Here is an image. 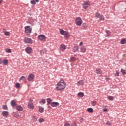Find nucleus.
Instances as JSON below:
<instances>
[{
	"mask_svg": "<svg viewBox=\"0 0 126 126\" xmlns=\"http://www.w3.org/2000/svg\"><path fill=\"white\" fill-rule=\"evenodd\" d=\"M2 63L4 65H7V64H8V60L6 59L3 60L2 61Z\"/></svg>",
	"mask_w": 126,
	"mask_h": 126,
	"instance_id": "nucleus-20",
	"label": "nucleus"
},
{
	"mask_svg": "<svg viewBox=\"0 0 126 126\" xmlns=\"http://www.w3.org/2000/svg\"><path fill=\"white\" fill-rule=\"evenodd\" d=\"M60 106V103L57 102H52L51 103V107H59Z\"/></svg>",
	"mask_w": 126,
	"mask_h": 126,
	"instance_id": "nucleus-10",
	"label": "nucleus"
},
{
	"mask_svg": "<svg viewBox=\"0 0 126 126\" xmlns=\"http://www.w3.org/2000/svg\"><path fill=\"white\" fill-rule=\"evenodd\" d=\"M15 118H19V114L18 113H16L14 115Z\"/></svg>",
	"mask_w": 126,
	"mask_h": 126,
	"instance_id": "nucleus-41",
	"label": "nucleus"
},
{
	"mask_svg": "<svg viewBox=\"0 0 126 126\" xmlns=\"http://www.w3.org/2000/svg\"><path fill=\"white\" fill-rule=\"evenodd\" d=\"M80 123H82V122H83V118H80Z\"/></svg>",
	"mask_w": 126,
	"mask_h": 126,
	"instance_id": "nucleus-46",
	"label": "nucleus"
},
{
	"mask_svg": "<svg viewBox=\"0 0 126 126\" xmlns=\"http://www.w3.org/2000/svg\"><path fill=\"white\" fill-rule=\"evenodd\" d=\"M89 6H90V2L89 1L84 2L83 3V7L84 9H87Z\"/></svg>",
	"mask_w": 126,
	"mask_h": 126,
	"instance_id": "nucleus-4",
	"label": "nucleus"
},
{
	"mask_svg": "<svg viewBox=\"0 0 126 126\" xmlns=\"http://www.w3.org/2000/svg\"><path fill=\"white\" fill-rule=\"evenodd\" d=\"M78 97L79 98H82V97L84 96V93L83 92H80L77 94Z\"/></svg>",
	"mask_w": 126,
	"mask_h": 126,
	"instance_id": "nucleus-19",
	"label": "nucleus"
},
{
	"mask_svg": "<svg viewBox=\"0 0 126 126\" xmlns=\"http://www.w3.org/2000/svg\"><path fill=\"white\" fill-rule=\"evenodd\" d=\"M25 32L26 34H27V35H29V34H30L32 31V29H31V28H30L29 26L25 27Z\"/></svg>",
	"mask_w": 126,
	"mask_h": 126,
	"instance_id": "nucleus-3",
	"label": "nucleus"
},
{
	"mask_svg": "<svg viewBox=\"0 0 126 126\" xmlns=\"http://www.w3.org/2000/svg\"><path fill=\"white\" fill-rule=\"evenodd\" d=\"M0 3H1V0H0Z\"/></svg>",
	"mask_w": 126,
	"mask_h": 126,
	"instance_id": "nucleus-51",
	"label": "nucleus"
},
{
	"mask_svg": "<svg viewBox=\"0 0 126 126\" xmlns=\"http://www.w3.org/2000/svg\"><path fill=\"white\" fill-rule=\"evenodd\" d=\"M21 80L24 81V80H26V78L25 77V76H22L21 77V78H20L19 81H21Z\"/></svg>",
	"mask_w": 126,
	"mask_h": 126,
	"instance_id": "nucleus-29",
	"label": "nucleus"
},
{
	"mask_svg": "<svg viewBox=\"0 0 126 126\" xmlns=\"http://www.w3.org/2000/svg\"><path fill=\"white\" fill-rule=\"evenodd\" d=\"M106 125H107V126H111V122H110L109 121H107L106 123Z\"/></svg>",
	"mask_w": 126,
	"mask_h": 126,
	"instance_id": "nucleus-44",
	"label": "nucleus"
},
{
	"mask_svg": "<svg viewBox=\"0 0 126 126\" xmlns=\"http://www.w3.org/2000/svg\"><path fill=\"white\" fill-rule=\"evenodd\" d=\"M2 115L3 117H6V118H7V117H8V115H9V113L8 112V111H4L2 112Z\"/></svg>",
	"mask_w": 126,
	"mask_h": 126,
	"instance_id": "nucleus-12",
	"label": "nucleus"
},
{
	"mask_svg": "<svg viewBox=\"0 0 126 126\" xmlns=\"http://www.w3.org/2000/svg\"><path fill=\"white\" fill-rule=\"evenodd\" d=\"M5 51L6 53H11V49H6Z\"/></svg>",
	"mask_w": 126,
	"mask_h": 126,
	"instance_id": "nucleus-37",
	"label": "nucleus"
},
{
	"mask_svg": "<svg viewBox=\"0 0 126 126\" xmlns=\"http://www.w3.org/2000/svg\"><path fill=\"white\" fill-rule=\"evenodd\" d=\"M74 49H75V52H77L79 48L78 47V46H75Z\"/></svg>",
	"mask_w": 126,
	"mask_h": 126,
	"instance_id": "nucleus-39",
	"label": "nucleus"
},
{
	"mask_svg": "<svg viewBox=\"0 0 126 126\" xmlns=\"http://www.w3.org/2000/svg\"><path fill=\"white\" fill-rule=\"evenodd\" d=\"M25 43H27V44H32L33 41L30 38L26 37L24 39Z\"/></svg>",
	"mask_w": 126,
	"mask_h": 126,
	"instance_id": "nucleus-5",
	"label": "nucleus"
},
{
	"mask_svg": "<svg viewBox=\"0 0 126 126\" xmlns=\"http://www.w3.org/2000/svg\"><path fill=\"white\" fill-rule=\"evenodd\" d=\"M126 39H124L121 40V44H122V45H124V44H126Z\"/></svg>",
	"mask_w": 126,
	"mask_h": 126,
	"instance_id": "nucleus-32",
	"label": "nucleus"
},
{
	"mask_svg": "<svg viewBox=\"0 0 126 126\" xmlns=\"http://www.w3.org/2000/svg\"><path fill=\"white\" fill-rule=\"evenodd\" d=\"M31 3L32 4H36V2L35 1V0H33L31 1Z\"/></svg>",
	"mask_w": 126,
	"mask_h": 126,
	"instance_id": "nucleus-43",
	"label": "nucleus"
},
{
	"mask_svg": "<svg viewBox=\"0 0 126 126\" xmlns=\"http://www.w3.org/2000/svg\"><path fill=\"white\" fill-rule=\"evenodd\" d=\"M114 98H115V97H114L113 96H108V99L110 101H113V100H114Z\"/></svg>",
	"mask_w": 126,
	"mask_h": 126,
	"instance_id": "nucleus-33",
	"label": "nucleus"
},
{
	"mask_svg": "<svg viewBox=\"0 0 126 126\" xmlns=\"http://www.w3.org/2000/svg\"><path fill=\"white\" fill-rule=\"evenodd\" d=\"M3 31H4V35H5V36H9V34H10L9 32L5 31L4 29H3Z\"/></svg>",
	"mask_w": 126,
	"mask_h": 126,
	"instance_id": "nucleus-24",
	"label": "nucleus"
},
{
	"mask_svg": "<svg viewBox=\"0 0 126 126\" xmlns=\"http://www.w3.org/2000/svg\"><path fill=\"white\" fill-rule=\"evenodd\" d=\"M75 21L77 26H81V24H82V19H81V18L79 17H77Z\"/></svg>",
	"mask_w": 126,
	"mask_h": 126,
	"instance_id": "nucleus-2",
	"label": "nucleus"
},
{
	"mask_svg": "<svg viewBox=\"0 0 126 126\" xmlns=\"http://www.w3.org/2000/svg\"><path fill=\"white\" fill-rule=\"evenodd\" d=\"M2 109L3 110H7V106L6 105H3Z\"/></svg>",
	"mask_w": 126,
	"mask_h": 126,
	"instance_id": "nucleus-40",
	"label": "nucleus"
},
{
	"mask_svg": "<svg viewBox=\"0 0 126 126\" xmlns=\"http://www.w3.org/2000/svg\"><path fill=\"white\" fill-rule=\"evenodd\" d=\"M103 111L104 112H108V110L107 109H104Z\"/></svg>",
	"mask_w": 126,
	"mask_h": 126,
	"instance_id": "nucleus-49",
	"label": "nucleus"
},
{
	"mask_svg": "<svg viewBox=\"0 0 126 126\" xmlns=\"http://www.w3.org/2000/svg\"><path fill=\"white\" fill-rule=\"evenodd\" d=\"M44 52H47V50L46 49H44V50H41L40 51V53L41 54H43V53H44Z\"/></svg>",
	"mask_w": 126,
	"mask_h": 126,
	"instance_id": "nucleus-45",
	"label": "nucleus"
},
{
	"mask_svg": "<svg viewBox=\"0 0 126 126\" xmlns=\"http://www.w3.org/2000/svg\"><path fill=\"white\" fill-rule=\"evenodd\" d=\"M100 15H101L99 13L96 12V13H95V17H97V18H99Z\"/></svg>",
	"mask_w": 126,
	"mask_h": 126,
	"instance_id": "nucleus-35",
	"label": "nucleus"
},
{
	"mask_svg": "<svg viewBox=\"0 0 126 126\" xmlns=\"http://www.w3.org/2000/svg\"><path fill=\"white\" fill-rule=\"evenodd\" d=\"M76 61V58L75 57H71L70 58V62H75Z\"/></svg>",
	"mask_w": 126,
	"mask_h": 126,
	"instance_id": "nucleus-28",
	"label": "nucleus"
},
{
	"mask_svg": "<svg viewBox=\"0 0 126 126\" xmlns=\"http://www.w3.org/2000/svg\"><path fill=\"white\" fill-rule=\"evenodd\" d=\"M99 19L100 21H104L105 20V17H104V16H103V15H101L99 16Z\"/></svg>",
	"mask_w": 126,
	"mask_h": 126,
	"instance_id": "nucleus-23",
	"label": "nucleus"
},
{
	"mask_svg": "<svg viewBox=\"0 0 126 126\" xmlns=\"http://www.w3.org/2000/svg\"><path fill=\"white\" fill-rule=\"evenodd\" d=\"M121 71L122 73H123L124 75H125L126 74V70L121 69Z\"/></svg>",
	"mask_w": 126,
	"mask_h": 126,
	"instance_id": "nucleus-36",
	"label": "nucleus"
},
{
	"mask_svg": "<svg viewBox=\"0 0 126 126\" xmlns=\"http://www.w3.org/2000/svg\"><path fill=\"white\" fill-rule=\"evenodd\" d=\"M95 72L97 74H100V75H102V70H101L100 68H98L95 69Z\"/></svg>",
	"mask_w": 126,
	"mask_h": 126,
	"instance_id": "nucleus-11",
	"label": "nucleus"
},
{
	"mask_svg": "<svg viewBox=\"0 0 126 126\" xmlns=\"http://www.w3.org/2000/svg\"><path fill=\"white\" fill-rule=\"evenodd\" d=\"M34 77H35V75L34 74H32V73L30 74L28 77V81H32V80L34 79Z\"/></svg>",
	"mask_w": 126,
	"mask_h": 126,
	"instance_id": "nucleus-6",
	"label": "nucleus"
},
{
	"mask_svg": "<svg viewBox=\"0 0 126 126\" xmlns=\"http://www.w3.org/2000/svg\"><path fill=\"white\" fill-rule=\"evenodd\" d=\"M38 122L40 124L41 123H44V122H45V119L44 118H39V120H38Z\"/></svg>",
	"mask_w": 126,
	"mask_h": 126,
	"instance_id": "nucleus-27",
	"label": "nucleus"
},
{
	"mask_svg": "<svg viewBox=\"0 0 126 126\" xmlns=\"http://www.w3.org/2000/svg\"><path fill=\"white\" fill-rule=\"evenodd\" d=\"M40 104H45L46 103V100H45V99H42L41 100H40V101H39Z\"/></svg>",
	"mask_w": 126,
	"mask_h": 126,
	"instance_id": "nucleus-26",
	"label": "nucleus"
},
{
	"mask_svg": "<svg viewBox=\"0 0 126 126\" xmlns=\"http://www.w3.org/2000/svg\"><path fill=\"white\" fill-rule=\"evenodd\" d=\"M1 63H2V61L1 60V59L0 58V64H1Z\"/></svg>",
	"mask_w": 126,
	"mask_h": 126,
	"instance_id": "nucleus-48",
	"label": "nucleus"
},
{
	"mask_svg": "<svg viewBox=\"0 0 126 126\" xmlns=\"http://www.w3.org/2000/svg\"><path fill=\"white\" fill-rule=\"evenodd\" d=\"M91 104L93 106H95L96 104H97V101L93 100L92 101Z\"/></svg>",
	"mask_w": 126,
	"mask_h": 126,
	"instance_id": "nucleus-31",
	"label": "nucleus"
},
{
	"mask_svg": "<svg viewBox=\"0 0 126 126\" xmlns=\"http://www.w3.org/2000/svg\"><path fill=\"white\" fill-rule=\"evenodd\" d=\"M32 102H33V99L31 98L30 99V101L28 104V106L29 108H30V109H33L34 108V105H33V103H32Z\"/></svg>",
	"mask_w": 126,
	"mask_h": 126,
	"instance_id": "nucleus-9",
	"label": "nucleus"
},
{
	"mask_svg": "<svg viewBox=\"0 0 126 126\" xmlns=\"http://www.w3.org/2000/svg\"><path fill=\"white\" fill-rule=\"evenodd\" d=\"M38 38L40 40V41H46V36L43 34L38 35Z\"/></svg>",
	"mask_w": 126,
	"mask_h": 126,
	"instance_id": "nucleus-8",
	"label": "nucleus"
},
{
	"mask_svg": "<svg viewBox=\"0 0 126 126\" xmlns=\"http://www.w3.org/2000/svg\"><path fill=\"white\" fill-rule=\"evenodd\" d=\"M108 79H110V78H108Z\"/></svg>",
	"mask_w": 126,
	"mask_h": 126,
	"instance_id": "nucleus-52",
	"label": "nucleus"
},
{
	"mask_svg": "<svg viewBox=\"0 0 126 126\" xmlns=\"http://www.w3.org/2000/svg\"><path fill=\"white\" fill-rule=\"evenodd\" d=\"M16 109L17 111H23V107H22L21 105L17 106Z\"/></svg>",
	"mask_w": 126,
	"mask_h": 126,
	"instance_id": "nucleus-17",
	"label": "nucleus"
},
{
	"mask_svg": "<svg viewBox=\"0 0 126 126\" xmlns=\"http://www.w3.org/2000/svg\"><path fill=\"white\" fill-rule=\"evenodd\" d=\"M15 86H16V88H17V89L19 88L20 87V84H19V83H17L16 84H15Z\"/></svg>",
	"mask_w": 126,
	"mask_h": 126,
	"instance_id": "nucleus-38",
	"label": "nucleus"
},
{
	"mask_svg": "<svg viewBox=\"0 0 126 126\" xmlns=\"http://www.w3.org/2000/svg\"><path fill=\"white\" fill-rule=\"evenodd\" d=\"M46 100L47 104H51L52 103V101H53L50 98H47Z\"/></svg>",
	"mask_w": 126,
	"mask_h": 126,
	"instance_id": "nucleus-25",
	"label": "nucleus"
},
{
	"mask_svg": "<svg viewBox=\"0 0 126 126\" xmlns=\"http://www.w3.org/2000/svg\"><path fill=\"white\" fill-rule=\"evenodd\" d=\"M64 36V38H65V39H68V38H69V33H68L67 32L66 34H65Z\"/></svg>",
	"mask_w": 126,
	"mask_h": 126,
	"instance_id": "nucleus-30",
	"label": "nucleus"
},
{
	"mask_svg": "<svg viewBox=\"0 0 126 126\" xmlns=\"http://www.w3.org/2000/svg\"><path fill=\"white\" fill-rule=\"evenodd\" d=\"M120 73L118 71H116V73L115 74V76H119Z\"/></svg>",
	"mask_w": 126,
	"mask_h": 126,
	"instance_id": "nucleus-42",
	"label": "nucleus"
},
{
	"mask_svg": "<svg viewBox=\"0 0 126 126\" xmlns=\"http://www.w3.org/2000/svg\"><path fill=\"white\" fill-rule=\"evenodd\" d=\"M60 34L63 36H64L65 35H66V33L67 32L66 31H64L62 29H60Z\"/></svg>",
	"mask_w": 126,
	"mask_h": 126,
	"instance_id": "nucleus-15",
	"label": "nucleus"
},
{
	"mask_svg": "<svg viewBox=\"0 0 126 126\" xmlns=\"http://www.w3.org/2000/svg\"><path fill=\"white\" fill-rule=\"evenodd\" d=\"M38 111L39 113H43L44 112V108H43L42 106H39Z\"/></svg>",
	"mask_w": 126,
	"mask_h": 126,
	"instance_id": "nucleus-22",
	"label": "nucleus"
},
{
	"mask_svg": "<svg viewBox=\"0 0 126 126\" xmlns=\"http://www.w3.org/2000/svg\"><path fill=\"white\" fill-rule=\"evenodd\" d=\"M80 49L81 53H85L86 52V47L85 46H82Z\"/></svg>",
	"mask_w": 126,
	"mask_h": 126,
	"instance_id": "nucleus-16",
	"label": "nucleus"
},
{
	"mask_svg": "<svg viewBox=\"0 0 126 126\" xmlns=\"http://www.w3.org/2000/svg\"><path fill=\"white\" fill-rule=\"evenodd\" d=\"M25 52L27 54H32V52H33V50L31 47H28L25 49Z\"/></svg>",
	"mask_w": 126,
	"mask_h": 126,
	"instance_id": "nucleus-7",
	"label": "nucleus"
},
{
	"mask_svg": "<svg viewBox=\"0 0 126 126\" xmlns=\"http://www.w3.org/2000/svg\"><path fill=\"white\" fill-rule=\"evenodd\" d=\"M87 111L89 113H93V109H92V108H88Z\"/></svg>",
	"mask_w": 126,
	"mask_h": 126,
	"instance_id": "nucleus-34",
	"label": "nucleus"
},
{
	"mask_svg": "<svg viewBox=\"0 0 126 126\" xmlns=\"http://www.w3.org/2000/svg\"><path fill=\"white\" fill-rule=\"evenodd\" d=\"M10 104L12 107H15V106H16L17 105L16 103L15 102V101H14V100H11Z\"/></svg>",
	"mask_w": 126,
	"mask_h": 126,
	"instance_id": "nucleus-21",
	"label": "nucleus"
},
{
	"mask_svg": "<svg viewBox=\"0 0 126 126\" xmlns=\"http://www.w3.org/2000/svg\"><path fill=\"white\" fill-rule=\"evenodd\" d=\"M65 87H66V83H65L63 80H61L57 84V86L56 87V89L59 91H61L63 90Z\"/></svg>",
	"mask_w": 126,
	"mask_h": 126,
	"instance_id": "nucleus-1",
	"label": "nucleus"
},
{
	"mask_svg": "<svg viewBox=\"0 0 126 126\" xmlns=\"http://www.w3.org/2000/svg\"><path fill=\"white\" fill-rule=\"evenodd\" d=\"M83 45V42H80L79 46H82Z\"/></svg>",
	"mask_w": 126,
	"mask_h": 126,
	"instance_id": "nucleus-47",
	"label": "nucleus"
},
{
	"mask_svg": "<svg viewBox=\"0 0 126 126\" xmlns=\"http://www.w3.org/2000/svg\"><path fill=\"white\" fill-rule=\"evenodd\" d=\"M66 49V46H65V45H64V44H61L60 45V50L61 51H63H63H64V50H65Z\"/></svg>",
	"mask_w": 126,
	"mask_h": 126,
	"instance_id": "nucleus-13",
	"label": "nucleus"
},
{
	"mask_svg": "<svg viewBox=\"0 0 126 126\" xmlns=\"http://www.w3.org/2000/svg\"><path fill=\"white\" fill-rule=\"evenodd\" d=\"M84 83V82L83 81V80H80L77 82L76 85H77V86H81L83 85Z\"/></svg>",
	"mask_w": 126,
	"mask_h": 126,
	"instance_id": "nucleus-14",
	"label": "nucleus"
},
{
	"mask_svg": "<svg viewBox=\"0 0 126 126\" xmlns=\"http://www.w3.org/2000/svg\"><path fill=\"white\" fill-rule=\"evenodd\" d=\"M32 120L34 123H36V122H37V121H38V117L36 116H33L32 117Z\"/></svg>",
	"mask_w": 126,
	"mask_h": 126,
	"instance_id": "nucleus-18",
	"label": "nucleus"
},
{
	"mask_svg": "<svg viewBox=\"0 0 126 126\" xmlns=\"http://www.w3.org/2000/svg\"><path fill=\"white\" fill-rule=\"evenodd\" d=\"M36 2H39V0H35Z\"/></svg>",
	"mask_w": 126,
	"mask_h": 126,
	"instance_id": "nucleus-50",
	"label": "nucleus"
}]
</instances>
